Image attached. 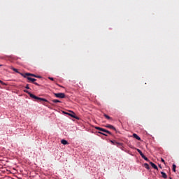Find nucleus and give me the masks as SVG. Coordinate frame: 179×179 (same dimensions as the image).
<instances>
[{
  "label": "nucleus",
  "mask_w": 179,
  "mask_h": 179,
  "mask_svg": "<svg viewBox=\"0 0 179 179\" xmlns=\"http://www.w3.org/2000/svg\"><path fill=\"white\" fill-rule=\"evenodd\" d=\"M115 145H118L119 146H122V143H118V142H115Z\"/></svg>",
  "instance_id": "obj_19"
},
{
  "label": "nucleus",
  "mask_w": 179,
  "mask_h": 179,
  "mask_svg": "<svg viewBox=\"0 0 179 179\" xmlns=\"http://www.w3.org/2000/svg\"><path fill=\"white\" fill-rule=\"evenodd\" d=\"M34 85H36V86H40V85H38L37 83H34Z\"/></svg>",
  "instance_id": "obj_23"
},
{
  "label": "nucleus",
  "mask_w": 179,
  "mask_h": 179,
  "mask_svg": "<svg viewBox=\"0 0 179 179\" xmlns=\"http://www.w3.org/2000/svg\"><path fill=\"white\" fill-rule=\"evenodd\" d=\"M98 134H101V135H103L104 136H107V134L106 133H103L101 131H99Z\"/></svg>",
  "instance_id": "obj_18"
},
{
  "label": "nucleus",
  "mask_w": 179,
  "mask_h": 179,
  "mask_svg": "<svg viewBox=\"0 0 179 179\" xmlns=\"http://www.w3.org/2000/svg\"><path fill=\"white\" fill-rule=\"evenodd\" d=\"M95 129H97L98 131H101V132H103L105 134H108V135H113V134L110 131L106 130V129H103L101 127H95Z\"/></svg>",
  "instance_id": "obj_3"
},
{
  "label": "nucleus",
  "mask_w": 179,
  "mask_h": 179,
  "mask_svg": "<svg viewBox=\"0 0 179 179\" xmlns=\"http://www.w3.org/2000/svg\"><path fill=\"white\" fill-rule=\"evenodd\" d=\"M27 78L28 80H29L30 82H31L32 83H34V82H36V78H31V77L27 76L26 77Z\"/></svg>",
  "instance_id": "obj_9"
},
{
  "label": "nucleus",
  "mask_w": 179,
  "mask_h": 179,
  "mask_svg": "<svg viewBox=\"0 0 179 179\" xmlns=\"http://www.w3.org/2000/svg\"><path fill=\"white\" fill-rule=\"evenodd\" d=\"M24 92L25 93H27V94H29V93H30L29 91H27V90H24Z\"/></svg>",
  "instance_id": "obj_25"
},
{
  "label": "nucleus",
  "mask_w": 179,
  "mask_h": 179,
  "mask_svg": "<svg viewBox=\"0 0 179 179\" xmlns=\"http://www.w3.org/2000/svg\"><path fill=\"white\" fill-rule=\"evenodd\" d=\"M0 83H1V85H3V82L2 80H0Z\"/></svg>",
  "instance_id": "obj_26"
},
{
  "label": "nucleus",
  "mask_w": 179,
  "mask_h": 179,
  "mask_svg": "<svg viewBox=\"0 0 179 179\" xmlns=\"http://www.w3.org/2000/svg\"><path fill=\"white\" fill-rule=\"evenodd\" d=\"M105 127H106V128H110V129H113V131H117L115 127H114V126H113L111 124H106Z\"/></svg>",
  "instance_id": "obj_7"
},
{
  "label": "nucleus",
  "mask_w": 179,
  "mask_h": 179,
  "mask_svg": "<svg viewBox=\"0 0 179 179\" xmlns=\"http://www.w3.org/2000/svg\"><path fill=\"white\" fill-rule=\"evenodd\" d=\"M20 75L21 76H23V78H27V76H33L34 78H38V79H41V76H36L35 74L30 73H20Z\"/></svg>",
  "instance_id": "obj_2"
},
{
  "label": "nucleus",
  "mask_w": 179,
  "mask_h": 179,
  "mask_svg": "<svg viewBox=\"0 0 179 179\" xmlns=\"http://www.w3.org/2000/svg\"><path fill=\"white\" fill-rule=\"evenodd\" d=\"M133 138H135V139H137V141H141V137H139V136H138L136 134H133Z\"/></svg>",
  "instance_id": "obj_10"
},
{
  "label": "nucleus",
  "mask_w": 179,
  "mask_h": 179,
  "mask_svg": "<svg viewBox=\"0 0 179 179\" xmlns=\"http://www.w3.org/2000/svg\"><path fill=\"white\" fill-rule=\"evenodd\" d=\"M60 87H62V86H61V85H59Z\"/></svg>",
  "instance_id": "obj_29"
},
{
  "label": "nucleus",
  "mask_w": 179,
  "mask_h": 179,
  "mask_svg": "<svg viewBox=\"0 0 179 179\" xmlns=\"http://www.w3.org/2000/svg\"><path fill=\"white\" fill-rule=\"evenodd\" d=\"M50 104H52V103L50 102Z\"/></svg>",
  "instance_id": "obj_30"
},
{
  "label": "nucleus",
  "mask_w": 179,
  "mask_h": 179,
  "mask_svg": "<svg viewBox=\"0 0 179 179\" xmlns=\"http://www.w3.org/2000/svg\"><path fill=\"white\" fill-rule=\"evenodd\" d=\"M110 143H113V145H115V142H114L113 141H110Z\"/></svg>",
  "instance_id": "obj_24"
},
{
  "label": "nucleus",
  "mask_w": 179,
  "mask_h": 179,
  "mask_svg": "<svg viewBox=\"0 0 179 179\" xmlns=\"http://www.w3.org/2000/svg\"><path fill=\"white\" fill-rule=\"evenodd\" d=\"M29 97H31V99H34L35 100H38L39 101H45V103H48V101L44 98H40L31 93H29Z\"/></svg>",
  "instance_id": "obj_1"
},
{
  "label": "nucleus",
  "mask_w": 179,
  "mask_h": 179,
  "mask_svg": "<svg viewBox=\"0 0 179 179\" xmlns=\"http://www.w3.org/2000/svg\"><path fill=\"white\" fill-rule=\"evenodd\" d=\"M25 89H30V87H29V84L26 85Z\"/></svg>",
  "instance_id": "obj_21"
},
{
  "label": "nucleus",
  "mask_w": 179,
  "mask_h": 179,
  "mask_svg": "<svg viewBox=\"0 0 179 179\" xmlns=\"http://www.w3.org/2000/svg\"><path fill=\"white\" fill-rule=\"evenodd\" d=\"M161 174H162V177L163 178H167V174H166V173L162 171V172H161Z\"/></svg>",
  "instance_id": "obj_13"
},
{
  "label": "nucleus",
  "mask_w": 179,
  "mask_h": 179,
  "mask_svg": "<svg viewBox=\"0 0 179 179\" xmlns=\"http://www.w3.org/2000/svg\"><path fill=\"white\" fill-rule=\"evenodd\" d=\"M159 167H160V169H162V165H159Z\"/></svg>",
  "instance_id": "obj_27"
},
{
  "label": "nucleus",
  "mask_w": 179,
  "mask_h": 179,
  "mask_svg": "<svg viewBox=\"0 0 179 179\" xmlns=\"http://www.w3.org/2000/svg\"><path fill=\"white\" fill-rule=\"evenodd\" d=\"M161 162H162V163H164V164H166V162L164 161V159L163 158L161 159Z\"/></svg>",
  "instance_id": "obj_20"
},
{
  "label": "nucleus",
  "mask_w": 179,
  "mask_h": 179,
  "mask_svg": "<svg viewBox=\"0 0 179 179\" xmlns=\"http://www.w3.org/2000/svg\"><path fill=\"white\" fill-rule=\"evenodd\" d=\"M150 164L152 166V169H155V170H159V168H157V166L155 164V163L150 162Z\"/></svg>",
  "instance_id": "obj_8"
},
{
  "label": "nucleus",
  "mask_w": 179,
  "mask_h": 179,
  "mask_svg": "<svg viewBox=\"0 0 179 179\" xmlns=\"http://www.w3.org/2000/svg\"><path fill=\"white\" fill-rule=\"evenodd\" d=\"M144 167H145V169H147V170H150V166H149L148 164H144Z\"/></svg>",
  "instance_id": "obj_14"
},
{
  "label": "nucleus",
  "mask_w": 179,
  "mask_h": 179,
  "mask_svg": "<svg viewBox=\"0 0 179 179\" xmlns=\"http://www.w3.org/2000/svg\"><path fill=\"white\" fill-rule=\"evenodd\" d=\"M61 143H62V145H69V143H68V141H66V140L63 139L61 141Z\"/></svg>",
  "instance_id": "obj_12"
},
{
  "label": "nucleus",
  "mask_w": 179,
  "mask_h": 179,
  "mask_svg": "<svg viewBox=\"0 0 179 179\" xmlns=\"http://www.w3.org/2000/svg\"><path fill=\"white\" fill-rule=\"evenodd\" d=\"M103 117H105L106 120H112L111 117L108 116L107 114H104Z\"/></svg>",
  "instance_id": "obj_16"
},
{
  "label": "nucleus",
  "mask_w": 179,
  "mask_h": 179,
  "mask_svg": "<svg viewBox=\"0 0 179 179\" xmlns=\"http://www.w3.org/2000/svg\"><path fill=\"white\" fill-rule=\"evenodd\" d=\"M10 69H12L13 71H14V72H16L17 73H19L20 75V73H20L19 72V71L17 70V69H15L14 67H10Z\"/></svg>",
  "instance_id": "obj_11"
},
{
  "label": "nucleus",
  "mask_w": 179,
  "mask_h": 179,
  "mask_svg": "<svg viewBox=\"0 0 179 179\" xmlns=\"http://www.w3.org/2000/svg\"><path fill=\"white\" fill-rule=\"evenodd\" d=\"M48 79H50V80H54V78L52 77H48Z\"/></svg>",
  "instance_id": "obj_22"
},
{
  "label": "nucleus",
  "mask_w": 179,
  "mask_h": 179,
  "mask_svg": "<svg viewBox=\"0 0 179 179\" xmlns=\"http://www.w3.org/2000/svg\"><path fill=\"white\" fill-rule=\"evenodd\" d=\"M51 101H52V103H61V101H59V100H58V99H53V100H52Z\"/></svg>",
  "instance_id": "obj_15"
},
{
  "label": "nucleus",
  "mask_w": 179,
  "mask_h": 179,
  "mask_svg": "<svg viewBox=\"0 0 179 179\" xmlns=\"http://www.w3.org/2000/svg\"><path fill=\"white\" fill-rule=\"evenodd\" d=\"M0 66H3V64H0Z\"/></svg>",
  "instance_id": "obj_28"
},
{
  "label": "nucleus",
  "mask_w": 179,
  "mask_h": 179,
  "mask_svg": "<svg viewBox=\"0 0 179 179\" xmlns=\"http://www.w3.org/2000/svg\"><path fill=\"white\" fill-rule=\"evenodd\" d=\"M55 97L57 99H65V94L64 93H55L54 94Z\"/></svg>",
  "instance_id": "obj_5"
},
{
  "label": "nucleus",
  "mask_w": 179,
  "mask_h": 179,
  "mask_svg": "<svg viewBox=\"0 0 179 179\" xmlns=\"http://www.w3.org/2000/svg\"><path fill=\"white\" fill-rule=\"evenodd\" d=\"M64 114H67V115H69L76 120H79V117L76 116V114L74 112L70 111V113H64Z\"/></svg>",
  "instance_id": "obj_4"
},
{
  "label": "nucleus",
  "mask_w": 179,
  "mask_h": 179,
  "mask_svg": "<svg viewBox=\"0 0 179 179\" xmlns=\"http://www.w3.org/2000/svg\"><path fill=\"white\" fill-rule=\"evenodd\" d=\"M177 168V166H176V164L173 165V171H174V173H176V169Z\"/></svg>",
  "instance_id": "obj_17"
},
{
  "label": "nucleus",
  "mask_w": 179,
  "mask_h": 179,
  "mask_svg": "<svg viewBox=\"0 0 179 179\" xmlns=\"http://www.w3.org/2000/svg\"><path fill=\"white\" fill-rule=\"evenodd\" d=\"M137 152L139 153V155L141 156V157L143 159H144V160H146V162H149V159H148V157H146V156H145V155L143 154V152H142V151L139 149H137Z\"/></svg>",
  "instance_id": "obj_6"
}]
</instances>
